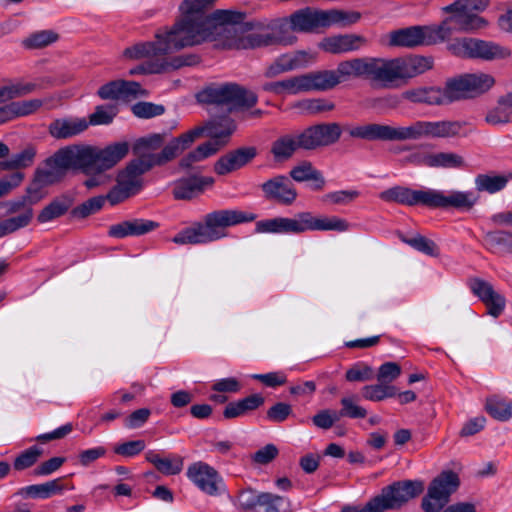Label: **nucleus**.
Segmentation results:
<instances>
[{"mask_svg":"<svg viewBox=\"0 0 512 512\" xmlns=\"http://www.w3.org/2000/svg\"><path fill=\"white\" fill-rule=\"evenodd\" d=\"M57 38L53 31L43 30L31 35L24 43L29 48H41L55 42Z\"/></svg>","mask_w":512,"mask_h":512,"instance_id":"64","label":"nucleus"},{"mask_svg":"<svg viewBox=\"0 0 512 512\" xmlns=\"http://www.w3.org/2000/svg\"><path fill=\"white\" fill-rule=\"evenodd\" d=\"M216 0H184L180 6L182 17L169 28L183 48L201 44L204 29L212 22L207 10Z\"/></svg>","mask_w":512,"mask_h":512,"instance_id":"7","label":"nucleus"},{"mask_svg":"<svg viewBox=\"0 0 512 512\" xmlns=\"http://www.w3.org/2000/svg\"><path fill=\"white\" fill-rule=\"evenodd\" d=\"M366 44L363 36L356 34L333 35L323 38L318 47L331 54H343L361 49Z\"/></svg>","mask_w":512,"mask_h":512,"instance_id":"28","label":"nucleus"},{"mask_svg":"<svg viewBox=\"0 0 512 512\" xmlns=\"http://www.w3.org/2000/svg\"><path fill=\"white\" fill-rule=\"evenodd\" d=\"M264 197L283 205H291L297 198V191L289 179L284 175H277L261 185Z\"/></svg>","mask_w":512,"mask_h":512,"instance_id":"26","label":"nucleus"},{"mask_svg":"<svg viewBox=\"0 0 512 512\" xmlns=\"http://www.w3.org/2000/svg\"><path fill=\"white\" fill-rule=\"evenodd\" d=\"M511 55L510 50L494 42L477 39L475 58L484 60L504 59Z\"/></svg>","mask_w":512,"mask_h":512,"instance_id":"44","label":"nucleus"},{"mask_svg":"<svg viewBox=\"0 0 512 512\" xmlns=\"http://www.w3.org/2000/svg\"><path fill=\"white\" fill-rule=\"evenodd\" d=\"M468 122L460 120L425 121L418 120L408 126L368 124L356 126L349 132L351 137L366 140L408 141L422 138L466 137Z\"/></svg>","mask_w":512,"mask_h":512,"instance_id":"2","label":"nucleus"},{"mask_svg":"<svg viewBox=\"0 0 512 512\" xmlns=\"http://www.w3.org/2000/svg\"><path fill=\"white\" fill-rule=\"evenodd\" d=\"M200 62L196 54H183L173 56L171 59H154L145 61L143 64L129 71L130 75L136 74H158L177 70L186 66H194Z\"/></svg>","mask_w":512,"mask_h":512,"instance_id":"22","label":"nucleus"},{"mask_svg":"<svg viewBox=\"0 0 512 512\" xmlns=\"http://www.w3.org/2000/svg\"><path fill=\"white\" fill-rule=\"evenodd\" d=\"M105 200L106 198L103 196H96L90 198L89 200L82 203L80 206L76 207L73 210V214L76 217L85 218L99 211L103 207Z\"/></svg>","mask_w":512,"mask_h":512,"instance_id":"61","label":"nucleus"},{"mask_svg":"<svg viewBox=\"0 0 512 512\" xmlns=\"http://www.w3.org/2000/svg\"><path fill=\"white\" fill-rule=\"evenodd\" d=\"M290 177L296 182L311 181V188L316 191L322 190L326 184V180L322 173L307 161L293 167L290 171Z\"/></svg>","mask_w":512,"mask_h":512,"instance_id":"36","label":"nucleus"},{"mask_svg":"<svg viewBox=\"0 0 512 512\" xmlns=\"http://www.w3.org/2000/svg\"><path fill=\"white\" fill-rule=\"evenodd\" d=\"M130 146L126 141L115 142L100 149L91 145L77 144L81 171L90 174L93 171L104 172L113 168L129 152Z\"/></svg>","mask_w":512,"mask_h":512,"instance_id":"10","label":"nucleus"},{"mask_svg":"<svg viewBox=\"0 0 512 512\" xmlns=\"http://www.w3.org/2000/svg\"><path fill=\"white\" fill-rule=\"evenodd\" d=\"M459 486V478L452 471H445L436 477L428 488L427 495L422 500L425 512H439L449 501L453 492Z\"/></svg>","mask_w":512,"mask_h":512,"instance_id":"17","label":"nucleus"},{"mask_svg":"<svg viewBox=\"0 0 512 512\" xmlns=\"http://www.w3.org/2000/svg\"><path fill=\"white\" fill-rule=\"evenodd\" d=\"M257 154L254 147H241L220 157L214 164L218 175H226L249 163Z\"/></svg>","mask_w":512,"mask_h":512,"instance_id":"29","label":"nucleus"},{"mask_svg":"<svg viewBox=\"0 0 512 512\" xmlns=\"http://www.w3.org/2000/svg\"><path fill=\"white\" fill-rule=\"evenodd\" d=\"M373 377V368L364 362L355 363L345 373V379L348 382L369 381L372 380Z\"/></svg>","mask_w":512,"mask_h":512,"instance_id":"56","label":"nucleus"},{"mask_svg":"<svg viewBox=\"0 0 512 512\" xmlns=\"http://www.w3.org/2000/svg\"><path fill=\"white\" fill-rule=\"evenodd\" d=\"M477 39L461 38L456 39L448 45V50L455 56L461 58H475Z\"/></svg>","mask_w":512,"mask_h":512,"instance_id":"52","label":"nucleus"},{"mask_svg":"<svg viewBox=\"0 0 512 512\" xmlns=\"http://www.w3.org/2000/svg\"><path fill=\"white\" fill-rule=\"evenodd\" d=\"M362 395L366 400L378 402L396 396L397 390L393 385L378 382L377 384L364 386Z\"/></svg>","mask_w":512,"mask_h":512,"instance_id":"48","label":"nucleus"},{"mask_svg":"<svg viewBox=\"0 0 512 512\" xmlns=\"http://www.w3.org/2000/svg\"><path fill=\"white\" fill-rule=\"evenodd\" d=\"M485 122L491 126H500L512 122V93L498 99L497 105L488 110Z\"/></svg>","mask_w":512,"mask_h":512,"instance_id":"37","label":"nucleus"},{"mask_svg":"<svg viewBox=\"0 0 512 512\" xmlns=\"http://www.w3.org/2000/svg\"><path fill=\"white\" fill-rule=\"evenodd\" d=\"M254 48L273 45L291 46L297 42L295 31L288 17L276 19L254 30Z\"/></svg>","mask_w":512,"mask_h":512,"instance_id":"16","label":"nucleus"},{"mask_svg":"<svg viewBox=\"0 0 512 512\" xmlns=\"http://www.w3.org/2000/svg\"><path fill=\"white\" fill-rule=\"evenodd\" d=\"M292 28L299 33H312L321 27L333 24H352L360 19L357 12L346 13L340 10H316L304 8L295 11L289 17Z\"/></svg>","mask_w":512,"mask_h":512,"instance_id":"9","label":"nucleus"},{"mask_svg":"<svg viewBox=\"0 0 512 512\" xmlns=\"http://www.w3.org/2000/svg\"><path fill=\"white\" fill-rule=\"evenodd\" d=\"M33 216V209L27 208L23 210L19 215L3 220L7 234H11L21 228L28 226L33 219Z\"/></svg>","mask_w":512,"mask_h":512,"instance_id":"57","label":"nucleus"},{"mask_svg":"<svg viewBox=\"0 0 512 512\" xmlns=\"http://www.w3.org/2000/svg\"><path fill=\"white\" fill-rule=\"evenodd\" d=\"M420 163L427 167L459 168L463 166L464 160L453 152H439L424 155Z\"/></svg>","mask_w":512,"mask_h":512,"instance_id":"41","label":"nucleus"},{"mask_svg":"<svg viewBox=\"0 0 512 512\" xmlns=\"http://www.w3.org/2000/svg\"><path fill=\"white\" fill-rule=\"evenodd\" d=\"M43 450L41 447L34 445L23 451L18 455L13 463V467L17 471H22L32 467L42 455Z\"/></svg>","mask_w":512,"mask_h":512,"instance_id":"54","label":"nucleus"},{"mask_svg":"<svg viewBox=\"0 0 512 512\" xmlns=\"http://www.w3.org/2000/svg\"><path fill=\"white\" fill-rule=\"evenodd\" d=\"M509 179L506 175L479 174L475 178V187L479 192L494 194L503 190Z\"/></svg>","mask_w":512,"mask_h":512,"instance_id":"42","label":"nucleus"},{"mask_svg":"<svg viewBox=\"0 0 512 512\" xmlns=\"http://www.w3.org/2000/svg\"><path fill=\"white\" fill-rule=\"evenodd\" d=\"M401 240L415 250L428 256H437L439 253L435 242L422 235L416 234L410 238L401 237Z\"/></svg>","mask_w":512,"mask_h":512,"instance_id":"53","label":"nucleus"},{"mask_svg":"<svg viewBox=\"0 0 512 512\" xmlns=\"http://www.w3.org/2000/svg\"><path fill=\"white\" fill-rule=\"evenodd\" d=\"M15 118L25 117L35 113L43 104L41 99H30L11 102Z\"/></svg>","mask_w":512,"mask_h":512,"instance_id":"62","label":"nucleus"},{"mask_svg":"<svg viewBox=\"0 0 512 512\" xmlns=\"http://www.w3.org/2000/svg\"><path fill=\"white\" fill-rule=\"evenodd\" d=\"M73 485L64 483V478H56L45 483L22 487L17 495L23 498L48 499L55 495H62L65 490H73Z\"/></svg>","mask_w":512,"mask_h":512,"instance_id":"31","label":"nucleus"},{"mask_svg":"<svg viewBox=\"0 0 512 512\" xmlns=\"http://www.w3.org/2000/svg\"><path fill=\"white\" fill-rule=\"evenodd\" d=\"M490 4V0H455L444 6L442 12L448 14L439 25L410 26L392 31L389 34L391 46L414 48L444 42L454 33H474L485 29L489 22L480 15Z\"/></svg>","mask_w":512,"mask_h":512,"instance_id":"1","label":"nucleus"},{"mask_svg":"<svg viewBox=\"0 0 512 512\" xmlns=\"http://www.w3.org/2000/svg\"><path fill=\"white\" fill-rule=\"evenodd\" d=\"M183 49L169 29L159 30L154 41L136 43L127 47L123 56L129 60L171 59V53Z\"/></svg>","mask_w":512,"mask_h":512,"instance_id":"13","label":"nucleus"},{"mask_svg":"<svg viewBox=\"0 0 512 512\" xmlns=\"http://www.w3.org/2000/svg\"><path fill=\"white\" fill-rule=\"evenodd\" d=\"M225 123L227 124L226 130L220 133L216 130L213 131L214 138L186 154L179 162L180 168L185 170L193 169L196 163L214 155L225 144V139L228 138L235 129L231 121L225 120Z\"/></svg>","mask_w":512,"mask_h":512,"instance_id":"21","label":"nucleus"},{"mask_svg":"<svg viewBox=\"0 0 512 512\" xmlns=\"http://www.w3.org/2000/svg\"><path fill=\"white\" fill-rule=\"evenodd\" d=\"M166 133H153L139 138L133 147V152L137 155H148L146 151L157 150L166 140Z\"/></svg>","mask_w":512,"mask_h":512,"instance_id":"49","label":"nucleus"},{"mask_svg":"<svg viewBox=\"0 0 512 512\" xmlns=\"http://www.w3.org/2000/svg\"><path fill=\"white\" fill-rule=\"evenodd\" d=\"M283 94L297 95L310 92L308 73L292 76L282 80Z\"/></svg>","mask_w":512,"mask_h":512,"instance_id":"50","label":"nucleus"},{"mask_svg":"<svg viewBox=\"0 0 512 512\" xmlns=\"http://www.w3.org/2000/svg\"><path fill=\"white\" fill-rule=\"evenodd\" d=\"M401 375V367L395 362H386L382 364L377 373V381L390 385Z\"/></svg>","mask_w":512,"mask_h":512,"instance_id":"63","label":"nucleus"},{"mask_svg":"<svg viewBox=\"0 0 512 512\" xmlns=\"http://www.w3.org/2000/svg\"><path fill=\"white\" fill-rule=\"evenodd\" d=\"M42 197V193L37 192L34 186L30 185L26 190V195L6 202L4 206L9 214L18 212L20 214L23 210L32 208L33 204L37 203Z\"/></svg>","mask_w":512,"mask_h":512,"instance_id":"46","label":"nucleus"},{"mask_svg":"<svg viewBox=\"0 0 512 512\" xmlns=\"http://www.w3.org/2000/svg\"><path fill=\"white\" fill-rule=\"evenodd\" d=\"M297 133H288L279 136L271 145V154L276 161H285L301 149L298 146Z\"/></svg>","mask_w":512,"mask_h":512,"instance_id":"39","label":"nucleus"},{"mask_svg":"<svg viewBox=\"0 0 512 512\" xmlns=\"http://www.w3.org/2000/svg\"><path fill=\"white\" fill-rule=\"evenodd\" d=\"M214 184L212 177L192 176L177 180L173 186V195L179 200H190L202 194Z\"/></svg>","mask_w":512,"mask_h":512,"instance_id":"32","label":"nucleus"},{"mask_svg":"<svg viewBox=\"0 0 512 512\" xmlns=\"http://www.w3.org/2000/svg\"><path fill=\"white\" fill-rule=\"evenodd\" d=\"M202 128H195L181 134L178 137L172 138L158 154H149L148 158L153 166L164 165L176 157H178L184 150L188 149L194 141L202 134Z\"/></svg>","mask_w":512,"mask_h":512,"instance_id":"24","label":"nucleus"},{"mask_svg":"<svg viewBox=\"0 0 512 512\" xmlns=\"http://www.w3.org/2000/svg\"><path fill=\"white\" fill-rule=\"evenodd\" d=\"M186 477L201 492L209 496H217L224 489V481L220 473L203 461L191 463L187 467Z\"/></svg>","mask_w":512,"mask_h":512,"instance_id":"19","label":"nucleus"},{"mask_svg":"<svg viewBox=\"0 0 512 512\" xmlns=\"http://www.w3.org/2000/svg\"><path fill=\"white\" fill-rule=\"evenodd\" d=\"M97 94L103 100H118L136 98L145 93L135 81L115 80L101 86Z\"/></svg>","mask_w":512,"mask_h":512,"instance_id":"30","label":"nucleus"},{"mask_svg":"<svg viewBox=\"0 0 512 512\" xmlns=\"http://www.w3.org/2000/svg\"><path fill=\"white\" fill-rule=\"evenodd\" d=\"M339 84L354 77L367 76L368 58H354L340 62L334 69Z\"/></svg>","mask_w":512,"mask_h":512,"instance_id":"38","label":"nucleus"},{"mask_svg":"<svg viewBox=\"0 0 512 512\" xmlns=\"http://www.w3.org/2000/svg\"><path fill=\"white\" fill-rule=\"evenodd\" d=\"M158 226L159 224L155 221L138 218L111 225L108 233L111 237L121 239L129 236L145 235L154 231Z\"/></svg>","mask_w":512,"mask_h":512,"instance_id":"34","label":"nucleus"},{"mask_svg":"<svg viewBox=\"0 0 512 512\" xmlns=\"http://www.w3.org/2000/svg\"><path fill=\"white\" fill-rule=\"evenodd\" d=\"M340 402L342 409L337 411L339 420L342 417H348L352 419H361L366 417L367 410L357 404V397L355 395L343 397Z\"/></svg>","mask_w":512,"mask_h":512,"instance_id":"51","label":"nucleus"},{"mask_svg":"<svg viewBox=\"0 0 512 512\" xmlns=\"http://www.w3.org/2000/svg\"><path fill=\"white\" fill-rule=\"evenodd\" d=\"M154 166L147 155L130 161L117 175V183L131 194H137L143 187L142 176Z\"/></svg>","mask_w":512,"mask_h":512,"instance_id":"23","label":"nucleus"},{"mask_svg":"<svg viewBox=\"0 0 512 512\" xmlns=\"http://www.w3.org/2000/svg\"><path fill=\"white\" fill-rule=\"evenodd\" d=\"M256 217V214L240 209L214 210L204 215L202 221L177 233L172 241L180 245L208 244L227 237L229 227L252 222Z\"/></svg>","mask_w":512,"mask_h":512,"instance_id":"3","label":"nucleus"},{"mask_svg":"<svg viewBox=\"0 0 512 512\" xmlns=\"http://www.w3.org/2000/svg\"><path fill=\"white\" fill-rule=\"evenodd\" d=\"M311 91H327L339 85L334 70L308 72Z\"/></svg>","mask_w":512,"mask_h":512,"instance_id":"43","label":"nucleus"},{"mask_svg":"<svg viewBox=\"0 0 512 512\" xmlns=\"http://www.w3.org/2000/svg\"><path fill=\"white\" fill-rule=\"evenodd\" d=\"M432 67V58L424 56L391 60L368 58L367 76L380 83L382 87L392 88L396 86L398 81L416 77Z\"/></svg>","mask_w":512,"mask_h":512,"instance_id":"6","label":"nucleus"},{"mask_svg":"<svg viewBox=\"0 0 512 512\" xmlns=\"http://www.w3.org/2000/svg\"><path fill=\"white\" fill-rule=\"evenodd\" d=\"M472 293L487 307L488 314L494 318L499 317L505 309V297L496 291L491 283L480 278L469 281Z\"/></svg>","mask_w":512,"mask_h":512,"instance_id":"25","label":"nucleus"},{"mask_svg":"<svg viewBox=\"0 0 512 512\" xmlns=\"http://www.w3.org/2000/svg\"><path fill=\"white\" fill-rule=\"evenodd\" d=\"M200 98L207 103L226 106L230 111L251 108L258 101L254 92L235 83L207 87L201 92Z\"/></svg>","mask_w":512,"mask_h":512,"instance_id":"12","label":"nucleus"},{"mask_svg":"<svg viewBox=\"0 0 512 512\" xmlns=\"http://www.w3.org/2000/svg\"><path fill=\"white\" fill-rule=\"evenodd\" d=\"M359 195L360 192L357 190H338L325 194L322 200L327 203L347 205L358 198Z\"/></svg>","mask_w":512,"mask_h":512,"instance_id":"59","label":"nucleus"},{"mask_svg":"<svg viewBox=\"0 0 512 512\" xmlns=\"http://www.w3.org/2000/svg\"><path fill=\"white\" fill-rule=\"evenodd\" d=\"M36 148L27 146L20 152L12 155L8 160L2 162V170L23 169L34 163Z\"/></svg>","mask_w":512,"mask_h":512,"instance_id":"45","label":"nucleus"},{"mask_svg":"<svg viewBox=\"0 0 512 512\" xmlns=\"http://www.w3.org/2000/svg\"><path fill=\"white\" fill-rule=\"evenodd\" d=\"M146 460L166 476L178 475L184 467V458L178 454L163 456L150 450L146 453Z\"/></svg>","mask_w":512,"mask_h":512,"instance_id":"35","label":"nucleus"},{"mask_svg":"<svg viewBox=\"0 0 512 512\" xmlns=\"http://www.w3.org/2000/svg\"><path fill=\"white\" fill-rule=\"evenodd\" d=\"M317 59V53L311 50H296L275 58L265 69L264 76L275 78L283 73L306 68Z\"/></svg>","mask_w":512,"mask_h":512,"instance_id":"20","label":"nucleus"},{"mask_svg":"<svg viewBox=\"0 0 512 512\" xmlns=\"http://www.w3.org/2000/svg\"><path fill=\"white\" fill-rule=\"evenodd\" d=\"M296 133L298 146L302 150H315L336 143L341 137L342 129L338 123L332 122L309 126Z\"/></svg>","mask_w":512,"mask_h":512,"instance_id":"18","label":"nucleus"},{"mask_svg":"<svg viewBox=\"0 0 512 512\" xmlns=\"http://www.w3.org/2000/svg\"><path fill=\"white\" fill-rule=\"evenodd\" d=\"M423 491L424 484L420 480L397 481L383 488L381 494L374 499L378 503L380 512H384L401 508Z\"/></svg>","mask_w":512,"mask_h":512,"instance_id":"15","label":"nucleus"},{"mask_svg":"<svg viewBox=\"0 0 512 512\" xmlns=\"http://www.w3.org/2000/svg\"><path fill=\"white\" fill-rule=\"evenodd\" d=\"M380 199L402 205H423L430 208L469 209L477 202L473 191H440L435 189L413 190L408 187L395 186L379 194Z\"/></svg>","mask_w":512,"mask_h":512,"instance_id":"4","label":"nucleus"},{"mask_svg":"<svg viewBox=\"0 0 512 512\" xmlns=\"http://www.w3.org/2000/svg\"><path fill=\"white\" fill-rule=\"evenodd\" d=\"M486 241L507 252H512V232L505 230L489 232L486 235Z\"/></svg>","mask_w":512,"mask_h":512,"instance_id":"60","label":"nucleus"},{"mask_svg":"<svg viewBox=\"0 0 512 512\" xmlns=\"http://www.w3.org/2000/svg\"><path fill=\"white\" fill-rule=\"evenodd\" d=\"M244 14L231 10H216L212 22L204 29L203 39L227 49H254V30L242 23Z\"/></svg>","mask_w":512,"mask_h":512,"instance_id":"5","label":"nucleus"},{"mask_svg":"<svg viewBox=\"0 0 512 512\" xmlns=\"http://www.w3.org/2000/svg\"><path fill=\"white\" fill-rule=\"evenodd\" d=\"M89 127L85 118L64 117L53 120L48 126L51 137L57 140L69 139L84 132Z\"/></svg>","mask_w":512,"mask_h":512,"instance_id":"33","label":"nucleus"},{"mask_svg":"<svg viewBox=\"0 0 512 512\" xmlns=\"http://www.w3.org/2000/svg\"><path fill=\"white\" fill-rule=\"evenodd\" d=\"M68 209L69 204L66 201L54 200L42 209L38 215V221L40 223L52 221L65 214Z\"/></svg>","mask_w":512,"mask_h":512,"instance_id":"55","label":"nucleus"},{"mask_svg":"<svg viewBox=\"0 0 512 512\" xmlns=\"http://www.w3.org/2000/svg\"><path fill=\"white\" fill-rule=\"evenodd\" d=\"M447 92L449 93L450 102L476 98L488 92L495 84L492 75L478 72L467 73L448 79Z\"/></svg>","mask_w":512,"mask_h":512,"instance_id":"14","label":"nucleus"},{"mask_svg":"<svg viewBox=\"0 0 512 512\" xmlns=\"http://www.w3.org/2000/svg\"><path fill=\"white\" fill-rule=\"evenodd\" d=\"M70 169L81 170L77 144L58 149L37 167L31 186L41 193L42 188L60 182Z\"/></svg>","mask_w":512,"mask_h":512,"instance_id":"8","label":"nucleus"},{"mask_svg":"<svg viewBox=\"0 0 512 512\" xmlns=\"http://www.w3.org/2000/svg\"><path fill=\"white\" fill-rule=\"evenodd\" d=\"M486 411L498 421H507L512 416L511 402L498 398L496 396L490 397L486 401Z\"/></svg>","mask_w":512,"mask_h":512,"instance_id":"47","label":"nucleus"},{"mask_svg":"<svg viewBox=\"0 0 512 512\" xmlns=\"http://www.w3.org/2000/svg\"><path fill=\"white\" fill-rule=\"evenodd\" d=\"M401 97L413 104L441 106L450 104L447 82L443 88L435 86L415 87L402 92Z\"/></svg>","mask_w":512,"mask_h":512,"instance_id":"27","label":"nucleus"},{"mask_svg":"<svg viewBox=\"0 0 512 512\" xmlns=\"http://www.w3.org/2000/svg\"><path fill=\"white\" fill-rule=\"evenodd\" d=\"M117 114L114 106H97L95 111L89 116V125H108Z\"/></svg>","mask_w":512,"mask_h":512,"instance_id":"58","label":"nucleus"},{"mask_svg":"<svg viewBox=\"0 0 512 512\" xmlns=\"http://www.w3.org/2000/svg\"><path fill=\"white\" fill-rule=\"evenodd\" d=\"M264 403V398L259 394H253L236 402L229 403L223 412L227 419L243 416L249 411H253Z\"/></svg>","mask_w":512,"mask_h":512,"instance_id":"40","label":"nucleus"},{"mask_svg":"<svg viewBox=\"0 0 512 512\" xmlns=\"http://www.w3.org/2000/svg\"><path fill=\"white\" fill-rule=\"evenodd\" d=\"M280 234H302L307 231L344 232L349 223L338 216H315L311 212L297 213L294 217H279Z\"/></svg>","mask_w":512,"mask_h":512,"instance_id":"11","label":"nucleus"}]
</instances>
